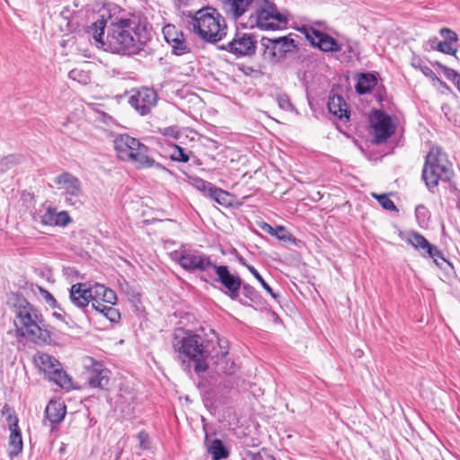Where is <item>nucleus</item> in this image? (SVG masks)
<instances>
[{
  "label": "nucleus",
  "mask_w": 460,
  "mask_h": 460,
  "mask_svg": "<svg viewBox=\"0 0 460 460\" xmlns=\"http://www.w3.org/2000/svg\"><path fill=\"white\" fill-rule=\"evenodd\" d=\"M439 33L444 38L443 41L449 42L452 44L458 40L457 34L454 31L448 29V28H442L440 30Z\"/></svg>",
  "instance_id": "ea45409f"
},
{
  "label": "nucleus",
  "mask_w": 460,
  "mask_h": 460,
  "mask_svg": "<svg viewBox=\"0 0 460 460\" xmlns=\"http://www.w3.org/2000/svg\"><path fill=\"white\" fill-rule=\"evenodd\" d=\"M52 315L58 320H63V315L59 313L54 312Z\"/></svg>",
  "instance_id": "6e6d98bb"
},
{
  "label": "nucleus",
  "mask_w": 460,
  "mask_h": 460,
  "mask_svg": "<svg viewBox=\"0 0 460 460\" xmlns=\"http://www.w3.org/2000/svg\"><path fill=\"white\" fill-rule=\"evenodd\" d=\"M455 85L456 86V88L460 92V76L457 78V81L456 82Z\"/></svg>",
  "instance_id": "13d9d810"
},
{
  "label": "nucleus",
  "mask_w": 460,
  "mask_h": 460,
  "mask_svg": "<svg viewBox=\"0 0 460 460\" xmlns=\"http://www.w3.org/2000/svg\"><path fill=\"white\" fill-rule=\"evenodd\" d=\"M241 289H242V293L244 296V297L249 299V301L252 304H253L255 305H263L262 296L252 286H251L250 284L242 282Z\"/></svg>",
  "instance_id": "c85d7f7f"
},
{
  "label": "nucleus",
  "mask_w": 460,
  "mask_h": 460,
  "mask_svg": "<svg viewBox=\"0 0 460 460\" xmlns=\"http://www.w3.org/2000/svg\"><path fill=\"white\" fill-rule=\"evenodd\" d=\"M247 270L254 276V278L260 282L261 287L266 290V292L270 295V296L274 299H277L279 295L275 293L273 289L268 285V283L263 279L261 275L258 272V270L252 265H246Z\"/></svg>",
  "instance_id": "2f4dec72"
},
{
  "label": "nucleus",
  "mask_w": 460,
  "mask_h": 460,
  "mask_svg": "<svg viewBox=\"0 0 460 460\" xmlns=\"http://www.w3.org/2000/svg\"><path fill=\"white\" fill-rule=\"evenodd\" d=\"M214 460H221L228 457L229 452L220 439H214L208 449Z\"/></svg>",
  "instance_id": "c756f323"
},
{
  "label": "nucleus",
  "mask_w": 460,
  "mask_h": 460,
  "mask_svg": "<svg viewBox=\"0 0 460 460\" xmlns=\"http://www.w3.org/2000/svg\"><path fill=\"white\" fill-rule=\"evenodd\" d=\"M37 367L44 372L49 381L58 385L62 388H69L72 385L71 378L62 369L61 364L54 357L47 353H38L34 357Z\"/></svg>",
  "instance_id": "6e6552de"
},
{
  "label": "nucleus",
  "mask_w": 460,
  "mask_h": 460,
  "mask_svg": "<svg viewBox=\"0 0 460 460\" xmlns=\"http://www.w3.org/2000/svg\"><path fill=\"white\" fill-rule=\"evenodd\" d=\"M193 31L206 42L217 43L226 35L225 18L214 8L199 10L193 19Z\"/></svg>",
  "instance_id": "20e7f679"
},
{
  "label": "nucleus",
  "mask_w": 460,
  "mask_h": 460,
  "mask_svg": "<svg viewBox=\"0 0 460 460\" xmlns=\"http://www.w3.org/2000/svg\"><path fill=\"white\" fill-rule=\"evenodd\" d=\"M240 303H241V304H243V305H249L248 303H246V302H243L242 300H240Z\"/></svg>",
  "instance_id": "bf43d9fd"
},
{
  "label": "nucleus",
  "mask_w": 460,
  "mask_h": 460,
  "mask_svg": "<svg viewBox=\"0 0 460 460\" xmlns=\"http://www.w3.org/2000/svg\"><path fill=\"white\" fill-rule=\"evenodd\" d=\"M156 93L150 88H143L129 97L128 103L139 114H148L156 104Z\"/></svg>",
  "instance_id": "f3484780"
},
{
  "label": "nucleus",
  "mask_w": 460,
  "mask_h": 460,
  "mask_svg": "<svg viewBox=\"0 0 460 460\" xmlns=\"http://www.w3.org/2000/svg\"><path fill=\"white\" fill-rule=\"evenodd\" d=\"M40 293L45 301L53 308L58 306V302L54 296L46 289L40 288Z\"/></svg>",
  "instance_id": "c03bdc74"
},
{
  "label": "nucleus",
  "mask_w": 460,
  "mask_h": 460,
  "mask_svg": "<svg viewBox=\"0 0 460 460\" xmlns=\"http://www.w3.org/2000/svg\"><path fill=\"white\" fill-rule=\"evenodd\" d=\"M273 236L277 237L282 241H289L291 240V234L288 232L286 227L282 226H279L275 227Z\"/></svg>",
  "instance_id": "a19ab883"
},
{
  "label": "nucleus",
  "mask_w": 460,
  "mask_h": 460,
  "mask_svg": "<svg viewBox=\"0 0 460 460\" xmlns=\"http://www.w3.org/2000/svg\"><path fill=\"white\" fill-rule=\"evenodd\" d=\"M238 261H239V262H240L242 265H243V266H245V267H246V265H249V264L245 261V260H244L243 258H242V257H240V258L238 259Z\"/></svg>",
  "instance_id": "4d7b16f0"
},
{
  "label": "nucleus",
  "mask_w": 460,
  "mask_h": 460,
  "mask_svg": "<svg viewBox=\"0 0 460 460\" xmlns=\"http://www.w3.org/2000/svg\"><path fill=\"white\" fill-rule=\"evenodd\" d=\"M148 160H150L152 162H150V163H148L146 164L145 163H142L140 164V166L138 167V169L155 167L158 170L164 171V172H169V170L165 166H164L162 164L155 162V160L153 157L150 156L149 153H148Z\"/></svg>",
  "instance_id": "79ce46f5"
},
{
  "label": "nucleus",
  "mask_w": 460,
  "mask_h": 460,
  "mask_svg": "<svg viewBox=\"0 0 460 460\" xmlns=\"http://www.w3.org/2000/svg\"><path fill=\"white\" fill-rule=\"evenodd\" d=\"M190 154L183 147L174 144L172 146V152L169 155V158L174 162L188 163L190 160Z\"/></svg>",
  "instance_id": "7c9ffc66"
},
{
  "label": "nucleus",
  "mask_w": 460,
  "mask_h": 460,
  "mask_svg": "<svg viewBox=\"0 0 460 460\" xmlns=\"http://www.w3.org/2000/svg\"><path fill=\"white\" fill-rule=\"evenodd\" d=\"M329 111L339 119H349L348 104L341 95L333 94L328 101Z\"/></svg>",
  "instance_id": "b1692460"
},
{
  "label": "nucleus",
  "mask_w": 460,
  "mask_h": 460,
  "mask_svg": "<svg viewBox=\"0 0 460 460\" xmlns=\"http://www.w3.org/2000/svg\"><path fill=\"white\" fill-rule=\"evenodd\" d=\"M71 221L72 219L66 211H58L55 208H49L40 217V222L43 226H66Z\"/></svg>",
  "instance_id": "4be33fe9"
},
{
  "label": "nucleus",
  "mask_w": 460,
  "mask_h": 460,
  "mask_svg": "<svg viewBox=\"0 0 460 460\" xmlns=\"http://www.w3.org/2000/svg\"><path fill=\"white\" fill-rule=\"evenodd\" d=\"M164 34L166 41L172 46L173 54L181 56L189 52L190 49L182 38V33L176 31L174 26H165Z\"/></svg>",
  "instance_id": "412c9836"
},
{
  "label": "nucleus",
  "mask_w": 460,
  "mask_h": 460,
  "mask_svg": "<svg viewBox=\"0 0 460 460\" xmlns=\"http://www.w3.org/2000/svg\"><path fill=\"white\" fill-rule=\"evenodd\" d=\"M257 38L252 33L236 32L227 44L222 45L220 49L228 51L236 57H251L257 49Z\"/></svg>",
  "instance_id": "ddd939ff"
},
{
  "label": "nucleus",
  "mask_w": 460,
  "mask_h": 460,
  "mask_svg": "<svg viewBox=\"0 0 460 460\" xmlns=\"http://www.w3.org/2000/svg\"><path fill=\"white\" fill-rule=\"evenodd\" d=\"M377 84V78L370 73H362L358 75L356 84V92L358 94H366L370 93Z\"/></svg>",
  "instance_id": "a878e982"
},
{
  "label": "nucleus",
  "mask_w": 460,
  "mask_h": 460,
  "mask_svg": "<svg viewBox=\"0 0 460 460\" xmlns=\"http://www.w3.org/2000/svg\"><path fill=\"white\" fill-rule=\"evenodd\" d=\"M77 74H79V72H78L77 70L74 69V70H71V71H70V73H69V76H70L71 78L75 79V76L77 75Z\"/></svg>",
  "instance_id": "864d4df0"
},
{
  "label": "nucleus",
  "mask_w": 460,
  "mask_h": 460,
  "mask_svg": "<svg viewBox=\"0 0 460 460\" xmlns=\"http://www.w3.org/2000/svg\"><path fill=\"white\" fill-rule=\"evenodd\" d=\"M102 310V314H103L110 322L117 323L120 319V313L111 305L103 307Z\"/></svg>",
  "instance_id": "72a5a7b5"
},
{
  "label": "nucleus",
  "mask_w": 460,
  "mask_h": 460,
  "mask_svg": "<svg viewBox=\"0 0 460 460\" xmlns=\"http://www.w3.org/2000/svg\"><path fill=\"white\" fill-rule=\"evenodd\" d=\"M370 123L373 128V142L376 145L385 143L395 132L396 128L393 124L391 117L382 111L372 112Z\"/></svg>",
  "instance_id": "4468645a"
},
{
  "label": "nucleus",
  "mask_w": 460,
  "mask_h": 460,
  "mask_svg": "<svg viewBox=\"0 0 460 460\" xmlns=\"http://www.w3.org/2000/svg\"><path fill=\"white\" fill-rule=\"evenodd\" d=\"M94 295V287L87 288L84 283H76L70 288L69 297L71 302L79 308L86 307Z\"/></svg>",
  "instance_id": "6ab92c4d"
},
{
  "label": "nucleus",
  "mask_w": 460,
  "mask_h": 460,
  "mask_svg": "<svg viewBox=\"0 0 460 460\" xmlns=\"http://www.w3.org/2000/svg\"><path fill=\"white\" fill-rule=\"evenodd\" d=\"M190 0H173L174 5L178 8L181 6H186L189 4Z\"/></svg>",
  "instance_id": "3c124183"
},
{
  "label": "nucleus",
  "mask_w": 460,
  "mask_h": 460,
  "mask_svg": "<svg viewBox=\"0 0 460 460\" xmlns=\"http://www.w3.org/2000/svg\"><path fill=\"white\" fill-rule=\"evenodd\" d=\"M286 24V16L279 13L273 4L265 0L263 7L258 8L251 13L246 26L250 28L257 27L263 31H275L285 27Z\"/></svg>",
  "instance_id": "0eeeda50"
},
{
  "label": "nucleus",
  "mask_w": 460,
  "mask_h": 460,
  "mask_svg": "<svg viewBox=\"0 0 460 460\" xmlns=\"http://www.w3.org/2000/svg\"><path fill=\"white\" fill-rule=\"evenodd\" d=\"M159 133L163 136L173 139H178L180 137V130L176 126H169L158 129Z\"/></svg>",
  "instance_id": "4c0bfd02"
},
{
  "label": "nucleus",
  "mask_w": 460,
  "mask_h": 460,
  "mask_svg": "<svg viewBox=\"0 0 460 460\" xmlns=\"http://www.w3.org/2000/svg\"><path fill=\"white\" fill-rule=\"evenodd\" d=\"M453 175L452 164L447 155L440 148L432 147L422 169V179L429 191L435 192L440 181H450Z\"/></svg>",
  "instance_id": "39448f33"
},
{
  "label": "nucleus",
  "mask_w": 460,
  "mask_h": 460,
  "mask_svg": "<svg viewBox=\"0 0 460 460\" xmlns=\"http://www.w3.org/2000/svg\"><path fill=\"white\" fill-rule=\"evenodd\" d=\"M427 208L423 205H419L415 208V214L417 218H420V217H424L427 213Z\"/></svg>",
  "instance_id": "8fccbe9b"
},
{
  "label": "nucleus",
  "mask_w": 460,
  "mask_h": 460,
  "mask_svg": "<svg viewBox=\"0 0 460 460\" xmlns=\"http://www.w3.org/2000/svg\"><path fill=\"white\" fill-rule=\"evenodd\" d=\"M9 429L11 431L8 442L9 455L11 456H15L22 451L23 445L16 417H14L13 420L11 416L9 417Z\"/></svg>",
  "instance_id": "5701e85b"
},
{
  "label": "nucleus",
  "mask_w": 460,
  "mask_h": 460,
  "mask_svg": "<svg viewBox=\"0 0 460 460\" xmlns=\"http://www.w3.org/2000/svg\"><path fill=\"white\" fill-rule=\"evenodd\" d=\"M260 228L264 231L265 233L270 234L273 236V233H274V227L271 226L270 224L266 223V222H262L261 224H260Z\"/></svg>",
  "instance_id": "09e8293b"
},
{
  "label": "nucleus",
  "mask_w": 460,
  "mask_h": 460,
  "mask_svg": "<svg viewBox=\"0 0 460 460\" xmlns=\"http://www.w3.org/2000/svg\"><path fill=\"white\" fill-rule=\"evenodd\" d=\"M436 49L448 55L455 56L456 55V49L453 48L452 44L446 41H439L437 44Z\"/></svg>",
  "instance_id": "58836bf2"
},
{
  "label": "nucleus",
  "mask_w": 460,
  "mask_h": 460,
  "mask_svg": "<svg viewBox=\"0 0 460 460\" xmlns=\"http://www.w3.org/2000/svg\"><path fill=\"white\" fill-rule=\"evenodd\" d=\"M261 46L263 58L271 64L279 63L296 48L295 40L286 36L275 39L262 37Z\"/></svg>",
  "instance_id": "1a4fd4ad"
},
{
  "label": "nucleus",
  "mask_w": 460,
  "mask_h": 460,
  "mask_svg": "<svg viewBox=\"0 0 460 460\" xmlns=\"http://www.w3.org/2000/svg\"><path fill=\"white\" fill-rule=\"evenodd\" d=\"M274 460V459H273Z\"/></svg>",
  "instance_id": "680f3d73"
},
{
  "label": "nucleus",
  "mask_w": 460,
  "mask_h": 460,
  "mask_svg": "<svg viewBox=\"0 0 460 460\" xmlns=\"http://www.w3.org/2000/svg\"><path fill=\"white\" fill-rule=\"evenodd\" d=\"M374 198H376L378 203L386 210L389 211H397V208L394 205V201L386 195V194H372Z\"/></svg>",
  "instance_id": "473e14b6"
},
{
  "label": "nucleus",
  "mask_w": 460,
  "mask_h": 460,
  "mask_svg": "<svg viewBox=\"0 0 460 460\" xmlns=\"http://www.w3.org/2000/svg\"><path fill=\"white\" fill-rule=\"evenodd\" d=\"M178 263L188 271H201L211 277L215 263L210 257L197 250H182L176 258Z\"/></svg>",
  "instance_id": "9d476101"
},
{
  "label": "nucleus",
  "mask_w": 460,
  "mask_h": 460,
  "mask_svg": "<svg viewBox=\"0 0 460 460\" xmlns=\"http://www.w3.org/2000/svg\"><path fill=\"white\" fill-rule=\"evenodd\" d=\"M66 415V406L58 401H50L45 409V417L54 425L61 422Z\"/></svg>",
  "instance_id": "393cba45"
},
{
  "label": "nucleus",
  "mask_w": 460,
  "mask_h": 460,
  "mask_svg": "<svg viewBox=\"0 0 460 460\" xmlns=\"http://www.w3.org/2000/svg\"><path fill=\"white\" fill-rule=\"evenodd\" d=\"M217 348L209 346L212 341H205L193 331L184 328H177L172 335V349L177 358L183 364L194 363V370L197 374L204 373L208 368L207 359L210 358L215 364H218L228 354L227 341L216 337Z\"/></svg>",
  "instance_id": "f03ea898"
},
{
  "label": "nucleus",
  "mask_w": 460,
  "mask_h": 460,
  "mask_svg": "<svg viewBox=\"0 0 460 460\" xmlns=\"http://www.w3.org/2000/svg\"><path fill=\"white\" fill-rule=\"evenodd\" d=\"M436 82H438V84H439L442 88H444V89H446V90H447V91H449V90H450V88H449V86L447 84V83H445V82H444L443 80H441L440 78H438V80H436Z\"/></svg>",
  "instance_id": "603ef678"
},
{
  "label": "nucleus",
  "mask_w": 460,
  "mask_h": 460,
  "mask_svg": "<svg viewBox=\"0 0 460 460\" xmlns=\"http://www.w3.org/2000/svg\"><path fill=\"white\" fill-rule=\"evenodd\" d=\"M54 182L58 190L65 196L66 201L71 205H75L77 200L73 201V198H79L82 195V186L79 179L69 172H63L55 178Z\"/></svg>",
  "instance_id": "dca6fc26"
},
{
  "label": "nucleus",
  "mask_w": 460,
  "mask_h": 460,
  "mask_svg": "<svg viewBox=\"0 0 460 460\" xmlns=\"http://www.w3.org/2000/svg\"><path fill=\"white\" fill-rule=\"evenodd\" d=\"M306 39L314 47L324 52H337L341 50V46L335 39L328 34L315 30L312 27L304 29Z\"/></svg>",
  "instance_id": "a211bd4d"
},
{
  "label": "nucleus",
  "mask_w": 460,
  "mask_h": 460,
  "mask_svg": "<svg viewBox=\"0 0 460 460\" xmlns=\"http://www.w3.org/2000/svg\"><path fill=\"white\" fill-rule=\"evenodd\" d=\"M277 102L279 108L286 111H292L295 110L294 105L291 103L290 99L287 94L278 95Z\"/></svg>",
  "instance_id": "e433bc0d"
},
{
  "label": "nucleus",
  "mask_w": 460,
  "mask_h": 460,
  "mask_svg": "<svg viewBox=\"0 0 460 460\" xmlns=\"http://www.w3.org/2000/svg\"><path fill=\"white\" fill-rule=\"evenodd\" d=\"M348 51H349V52L352 51L351 47H349V46L348 47Z\"/></svg>",
  "instance_id": "052dcab7"
},
{
  "label": "nucleus",
  "mask_w": 460,
  "mask_h": 460,
  "mask_svg": "<svg viewBox=\"0 0 460 460\" xmlns=\"http://www.w3.org/2000/svg\"><path fill=\"white\" fill-rule=\"evenodd\" d=\"M234 371V364L232 362L230 367L227 370H225V372L228 374H232Z\"/></svg>",
  "instance_id": "5fc2aeb1"
},
{
  "label": "nucleus",
  "mask_w": 460,
  "mask_h": 460,
  "mask_svg": "<svg viewBox=\"0 0 460 460\" xmlns=\"http://www.w3.org/2000/svg\"><path fill=\"white\" fill-rule=\"evenodd\" d=\"M420 70L423 73L425 76L429 78L431 81L435 82L436 80H438V77L434 73V71L428 66H420Z\"/></svg>",
  "instance_id": "49530a36"
},
{
  "label": "nucleus",
  "mask_w": 460,
  "mask_h": 460,
  "mask_svg": "<svg viewBox=\"0 0 460 460\" xmlns=\"http://www.w3.org/2000/svg\"><path fill=\"white\" fill-rule=\"evenodd\" d=\"M208 198L215 200L217 204L222 205L224 207L232 206L233 196L220 188L214 187L210 189V195Z\"/></svg>",
  "instance_id": "bb28decb"
},
{
  "label": "nucleus",
  "mask_w": 460,
  "mask_h": 460,
  "mask_svg": "<svg viewBox=\"0 0 460 460\" xmlns=\"http://www.w3.org/2000/svg\"><path fill=\"white\" fill-rule=\"evenodd\" d=\"M10 302L15 308L17 332L34 342H46L49 333L43 329V319L39 311L18 294H13Z\"/></svg>",
  "instance_id": "7ed1b4c3"
},
{
  "label": "nucleus",
  "mask_w": 460,
  "mask_h": 460,
  "mask_svg": "<svg viewBox=\"0 0 460 460\" xmlns=\"http://www.w3.org/2000/svg\"><path fill=\"white\" fill-rule=\"evenodd\" d=\"M217 277L213 279L214 281L221 283L226 288V294L232 299L236 300L242 287V279L238 275L232 274L227 266L215 265L212 270Z\"/></svg>",
  "instance_id": "2eb2a0df"
},
{
  "label": "nucleus",
  "mask_w": 460,
  "mask_h": 460,
  "mask_svg": "<svg viewBox=\"0 0 460 460\" xmlns=\"http://www.w3.org/2000/svg\"><path fill=\"white\" fill-rule=\"evenodd\" d=\"M94 294L95 296H99L102 302L111 305H115L118 299L116 293L112 289L101 284L94 286Z\"/></svg>",
  "instance_id": "cd10ccee"
},
{
  "label": "nucleus",
  "mask_w": 460,
  "mask_h": 460,
  "mask_svg": "<svg viewBox=\"0 0 460 460\" xmlns=\"http://www.w3.org/2000/svg\"><path fill=\"white\" fill-rule=\"evenodd\" d=\"M84 366L85 380L90 387L101 390L108 389L110 370L102 362L88 357L84 359Z\"/></svg>",
  "instance_id": "f8f14e48"
},
{
  "label": "nucleus",
  "mask_w": 460,
  "mask_h": 460,
  "mask_svg": "<svg viewBox=\"0 0 460 460\" xmlns=\"http://www.w3.org/2000/svg\"><path fill=\"white\" fill-rule=\"evenodd\" d=\"M222 9L226 15L234 20L237 21L246 12L249 11L252 6L253 0H220Z\"/></svg>",
  "instance_id": "aec40b11"
},
{
  "label": "nucleus",
  "mask_w": 460,
  "mask_h": 460,
  "mask_svg": "<svg viewBox=\"0 0 460 460\" xmlns=\"http://www.w3.org/2000/svg\"><path fill=\"white\" fill-rule=\"evenodd\" d=\"M105 27L106 20L102 17L89 26L87 32L93 38L94 45L106 51L132 55L141 49L147 40L146 28L135 15L112 22L108 29L106 40Z\"/></svg>",
  "instance_id": "f257e3e1"
},
{
  "label": "nucleus",
  "mask_w": 460,
  "mask_h": 460,
  "mask_svg": "<svg viewBox=\"0 0 460 460\" xmlns=\"http://www.w3.org/2000/svg\"><path fill=\"white\" fill-rule=\"evenodd\" d=\"M3 161L7 165H13L20 162V158L18 156H15L13 155H8L3 159Z\"/></svg>",
  "instance_id": "de8ad7c7"
},
{
  "label": "nucleus",
  "mask_w": 460,
  "mask_h": 460,
  "mask_svg": "<svg viewBox=\"0 0 460 460\" xmlns=\"http://www.w3.org/2000/svg\"><path fill=\"white\" fill-rule=\"evenodd\" d=\"M114 149L119 159L133 163L138 169L142 163H150L148 160L149 147L128 134H121L114 139Z\"/></svg>",
  "instance_id": "423d86ee"
},
{
  "label": "nucleus",
  "mask_w": 460,
  "mask_h": 460,
  "mask_svg": "<svg viewBox=\"0 0 460 460\" xmlns=\"http://www.w3.org/2000/svg\"><path fill=\"white\" fill-rule=\"evenodd\" d=\"M194 186L198 190L203 192L207 197L210 195V189L215 187V185H213L211 182L204 181L203 179H196L194 181Z\"/></svg>",
  "instance_id": "c9c22d12"
},
{
  "label": "nucleus",
  "mask_w": 460,
  "mask_h": 460,
  "mask_svg": "<svg viewBox=\"0 0 460 460\" xmlns=\"http://www.w3.org/2000/svg\"><path fill=\"white\" fill-rule=\"evenodd\" d=\"M435 65L443 72V74L448 80L456 84L457 78L460 76V74H458L456 70L443 65L440 62H436Z\"/></svg>",
  "instance_id": "f704fd0d"
},
{
  "label": "nucleus",
  "mask_w": 460,
  "mask_h": 460,
  "mask_svg": "<svg viewBox=\"0 0 460 460\" xmlns=\"http://www.w3.org/2000/svg\"><path fill=\"white\" fill-rule=\"evenodd\" d=\"M137 438L139 441V447L141 449L146 450L150 447L149 436L145 430L139 431L137 434Z\"/></svg>",
  "instance_id": "37998d69"
},
{
  "label": "nucleus",
  "mask_w": 460,
  "mask_h": 460,
  "mask_svg": "<svg viewBox=\"0 0 460 460\" xmlns=\"http://www.w3.org/2000/svg\"><path fill=\"white\" fill-rule=\"evenodd\" d=\"M91 302L93 308L101 314L103 311L102 308L107 306V305H104L99 296H95V294L93 295V297L91 300Z\"/></svg>",
  "instance_id": "a18cd8bd"
},
{
  "label": "nucleus",
  "mask_w": 460,
  "mask_h": 460,
  "mask_svg": "<svg viewBox=\"0 0 460 460\" xmlns=\"http://www.w3.org/2000/svg\"><path fill=\"white\" fill-rule=\"evenodd\" d=\"M401 238L414 249L419 251L422 256L433 259L434 262L442 267L443 262H447L443 252L434 244L430 243L421 234L416 231H408L400 234Z\"/></svg>",
  "instance_id": "9b49d317"
}]
</instances>
